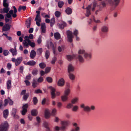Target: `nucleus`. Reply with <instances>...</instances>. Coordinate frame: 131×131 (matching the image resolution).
<instances>
[{"mask_svg":"<svg viewBox=\"0 0 131 131\" xmlns=\"http://www.w3.org/2000/svg\"><path fill=\"white\" fill-rule=\"evenodd\" d=\"M67 59L68 61H70L73 58L78 59L79 61L81 63L84 62V59L82 56L80 55L73 54L72 55H68L67 56Z\"/></svg>","mask_w":131,"mask_h":131,"instance_id":"obj_1","label":"nucleus"},{"mask_svg":"<svg viewBox=\"0 0 131 131\" xmlns=\"http://www.w3.org/2000/svg\"><path fill=\"white\" fill-rule=\"evenodd\" d=\"M80 107L83 108L84 112H90L91 111H94L95 110V107L93 105H91L90 107L88 106H85L84 104H82L81 105Z\"/></svg>","mask_w":131,"mask_h":131,"instance_id":"obj_2","label":"nucleus"},{"mask_svg":"<svg viewBox=\"0 0 131 131\" xmlns=\"http://www.w3.org/2000/svg\"><path fill=\"white\" fill-rule=\"evenodd\" d=\"M78 53L79 54H83L84 57L87 59H90L91 58L92 55L90 52H87L85 51L82 49L79 50L78 51Z\"/></svg>","mask_w":131,"mask_h":131,"instance_id":"obj_3","label":"nucleus"},{"mask_svg":"<svg viewBox=\"0 0 131 131\" xmlns=\"http://www.w3.org/2000/svg\"><path fill=\"white\" fill-rule=\"evenodd\" d=\"M48 89L50 91L51 94V98L54 99L55 98L56 95H59L60 94V92H56L55 89L51 86H49Z\"/></svg>","mask_w":131,"mask_h":131,"instance_id":"obj_4","label":"nucleus"},{"mask_svg":"<svg viewBox=\"0 0 131 131\" xmlns=\"http://www.w3.org/2000/svg\"><path fill=\"white\" fill-rule=\"evenodd\" d=\"M36 13L37 14L36 15L35 20L36 21V24L38 26H40V22H41V19L40 16V12L39 10H37L36 11Z\"/></svg>","mask_w":131,"mask_h":131,"instance_id":"obj_5","label":"nucleus"},{"mask_svg":"<svg viewBox=\"0 0 131 131\" xmlns=\"http://www.w3.org/2000/svg\"><path fill=\"white\" fill-rule=\"evenodd\" d=\"M22 61V58L21 57H19L17 58L16 59L15 58H12V61L15 63V64L16 66H19L21 63Z\"/></svg>","mask_w":131,"mask_h":131,"instance_id":"obj_6","label":"nucleus"},{"mask_svg":"<svg viewBox=\"0 0 131 131\" xmlns=\"http://www.w3.org/2000/svg\"><path fill=\"white\" fill-rule=\"evenodd\" d=\"M8 125L6 121L2 123L0 126V131H6L8 129Z\"/></svg>","mask_w":131,"mask_h":131,"instance_id":"obj_7","label":"nucleus"},{"mask_svg":"<svg viewBox=\"0 0 131 131\" xmlns=\"http://www.w3.org/2000/svg\"><path fill=\"white\" fill-rule=\"evenodd\" d=\"M70 90L69 88H67L64 91V94L61 96V99L63 101H66L68 99V95L69 94Z\"/></svg>","mask_w":131,"mask_h":131,"instance_id":"obj_8","label":"nucleus"},{"mask_svg":"<svg viewBox=\"0 0 131 131\" xmlns=\"http://www.w3.org/2000/svg\"><path fill=\"white\" fill-rule=\"evenodd\" d=\"M67 33L68 41L70 42H72L73 37L72 32L68 30L67 31Z\"/></svg>","mask_w":131,"mask_h":131,"instance_id":"obj_9","label":"nucleus"},{"mask_svg":"<svg viewBox=\"0 0 131 131\" xmlns=\"http://www.w3.org/2000/svg\"><path fill=\"white\" fill-rule=\"evenodd\" d=\"M101 31L102 32L101 33V35L103 37V33L107 32L108 31V28L106 26H104L101 28Z\"/></svg>","mask_w":131,"mask_h":131,"instance_id":"obj_10","label":"nucleus"},{"mask_svg":"<svg viewBox=\"0 0 131 131\" xmlns=\"http://www.w3.org/2000/svg\"><path fill=\"white\" fill-rule=\"evenodd\" d=\"M11 25L8 24H5L3 26L2 30V31H6L10 30Z\"/></svg>","mask_w":131,"mask_h":131,"instance_id":"obj_11","label":"nucleus"},{"mask_svg":"<svg viewBox=\"0 0 131 131\" xmlns=\"http://www.w3.org/2000/svg\"><path fill=\"white\" fill-rule=\"evenodd\" d=\"M28 105L27 104H26L23 105L22 108L23 110L21 111V114L22 115H25L27 112V109L28 108Z\"/></svg>","mask_w":131,"mask_h":131,"instance_id":"obj_12","label":"nucleus"},{"mask_svg":"<svg viewBox=\"0 0 131 131\" xmlns=\"http://www.w3.org/2000/svg\"><path fill=\"white\" fill-rule=\"evenodd\" d=\"M67 24L66 22L62 21L60 23H58L57 25L59 28L61 29H63L65 27L67 26Z\"/></svg>","mask_w":131,"mask_h":131,"instance_id":"obj_13","label":"nucleus"},{"mask_svg":"<svg viewBox=\"0 0 131 131\" xmlns=\"http://www.w3.org/2000/svg\"><path fill=\"white\" fill-rule=\"evenodd\" d=\"M65 81L63 78H61L60 79L58 83V85L60 86H62L64 84Z\"/></svg>","mask_w":131,"mask_h":131,"instance_id":"obj_14","label":"nucleus"},{"mask_svg":"<svg viewBox=\"0 0 131 131\" xmlns=\"http://www.w3.org/2000/svg\"><path fill=\"white\" fill-rule=\"evenodd\" d=\"M74 67L71 64H70L68 65V73L74 71Z\"/></svg>","mask_w":131,"mask_h":131,"instance_id":"obj_15","label":"nucleus"},{"mask_svg":"<svg viewBox=\"0 0 131 131\" xmlns=\"http://www.w3.org/2000/svg\"><path fill=\"white\" fill-rule=\"evenodd\" d=\"M91 6V5H89L86 8V15L88 17L91 14L90 9Z\"/></svg>","mask_w":131,"mask_h":131,"instance_id":"obj_16","label":"nucleus"},{"mask_svg":"<svg viewBox=\"0 0 131 131\" xmlns=\"http://www.w3.org/2000/svg\"><path fill=\"white\" fill-rule=\"evenodd\" d=\"M41 28L42 33H45L46 31V27L45 23H41Z\"/></svg>","mask_w":131,"mask_h":131,"instance_id":"obj_17","label":"nucleus"},{"mask_svg":"<svg viewBox=\"0 0 131 131\" xmlns=\"http://www.w3.org/2000/svg\"><path fill=\"white\" fill-rule=\"evenodd\" d=\"M36 55V51L34 50H32L30 53V57L32 59H34Z\"/></svg>","mask_w":131,"mask_h":131,"instance_id":"obj_18","label":"nucleus"},{"mask_svg":"<svg viewBox=\"0 0 131 131\" xmlns=\"http://www.w3.org/2000/svg\"><path fill=\"white\" fill-rule=\"evenodd\" d=\"M36 64V62L35 61L33 60H31L28 62L26 64V65H28L30 66H34Z\"/></svg>","mask_w":131,"mask_h":131,"instance_id":"obj_19","label":"nucleus"},{"mask_svg":"<svg viewBox=\"0 0 131 131\" xmlns=\"http://www.w3.org/2000/svg\"><path fill=\"white\" fill-rule=\"evenodd\" d=\"M3 113L4 117L5 118H7L9 114V111L8 110V109H6L4 110Z\"/></svg>","mask_w":131,"mask_h":131,"instance_id":"obj_20","label":"nucleus"},{"mask_svg":"<svg viewBox=\"0 0 131 131\" xmlns=\"http://www.w3.org/2000/svg\"><path fill=\"white\" fill-rule=\"evenodd\" d=\"M50 114L49 110L46 109H45V118L48 119L50 117Z\"/></svg>","mask_w":131,"mask_h":131,"instance_id":"obj_21","label":"nucleus"},{"mask_svg":"<svg viewBox=\"0 0 131 131\" xmlns=\"http://www.w3.org/2000/svg\"><path fill=\"white\" fill-rule=\"evenodd\" d=\"M14 48L15 49L13 48H11L9 50V51L12 53L13 56H16L17 54V50L16 49V47H15Z\"/></svg>","mask_w":131,"mask_h":131,"instance_id":"obj_22","label":"nucleus"},{"mask_svg":"<svg viewBox=\"0 0 131 131\" xmlns=\"http://www.w3.org/2000/svg\"><path fill=\"white\" fill-rule=\"evenodd\" d=\"M17 112V109L15 108H13L12 111V115L14 117H15L16 116H17V118H19V116L16 114Z\"/></svg>","mask_w":131,"mask_h":131,"instance_id":"obj_23","label":"nucleus"},{"mask_svg":"<svg viewBox=\"0 0 131 131\" xmlns=\"http://www.w3.org/2000/svg\"><path fill=\"white\" fill-rule=\"evenodd\" d=\"M13 13V10L12 9H11L9 11V13L6 14V16L9 18H11L12 17L11 15H12Z\"/></svg>","mask_w":131,"mask_h":131,"instance_id":"obj_24","label":"nucleus"},{"mask_svg":"<svg viewBox=\"0 0 131 131\" xmlns=\"http://www.w3.org/2000/svg\"><path fill=\"white\" fill-rule=\"evenodd\" d=\"M72 10L71 8L67 7L65 10V12L68 15H70L72 13Z\"/></svg>","mask_w":131,"mask_h":131,"instance_id":"obj_25","label":"nucleus"},{"mask_svg":"<svg viewBox=\"0 0 131 131\" xmlns=\"http://www.w3.org/2000/svg\"><path fill=\"white\" fill-rule=\"evenodd\" d=\"M31 113L32 116H36L38 114V112L36 110L34 109L32 110L31 111Z\"/></svg>","mask_w":131,"mask_h":131,"instance_id":"obj_26","label":"nucleus"},{"mask_svg":"<svg viewBox=\"0 0 131 131\" xmlns=\"http://www.w3.org/2000/svg\"><path fill=\"white\" fill-rule=\"evenodd\" d=\"M7 87L8 89L9 90L10 89L11 87V81L9 80L7 82Z\"/></svg>","mask_w":131,"mask_h":131,"instance_id":"obj_27","label":"nucleus"},{"mask_svg":"<svg viewBox=\"0 0 131 131\" xmlns=\"http://www.w3.org/2000/svg\"><path fill=\"white\" fill-rule=\"evenodd\" d=\"M72 125L73 126L75 127L74 129L75 131H80V128L78 126V124L76 123H72Z\"/></svg>","mask_w":131,"mask_h":131,"instance_id":"obj_28","label":"nucleus"},{"mask_svg":"<svg viewBox=\"0 0 131 131\" xmlns=\"http://www.w3.org/2000/svg\"><path fill=\"white\" fill-rule=\"evenodd\" d=\"M70 122L69 121H62L61 122V124L62 125H64L66 126H68L70 124Z\"/></svg>","mask_w":131,"mask_h":131,"instance_id":"obj_29","label":"nucleus"},{"mask_svg":"<svg viewBox=\"0 0 131 131\" xmlns=\"http://www.w3.org/2000/svg\"><path fill=\"white\" fill-rule=\"evenodd\" d=\"M50 46L52 48L53 53L54 54H56V48H55L54 45L52 42H51L50 43Z\"/></svg>","mask_w":131,"mask_h":131,"instance_id":"obj_30","label":"nucleus"},{"mask_svg":"<svg viewBox=\"0 0 131 131\" xmlns=\"http://www.w3.org/2000/svg\"><path fill=\"white\" fill-rule=\"evenodd\" d=\"M79 99L78 97L73 98L71 101V102L72 104H74L77 103Z\"/></svg>","mask_w":131,"mask_h":131,"instance_id":"obj_31","label":"nucleus"},{"mask_svg":"<svg viewBox=\"0 0 131 131\" xmlns=\"http://www.w3.org/2000/svg\"><path fill=\"white\" fill-rule=\"evenodd\" d=\"M54 36L56 39L58 40L60 38V35L59 33L56 32L54 34Z\"/></svg>","mask_w":131,"mask_h":131,"instance_id":"obj_32","label":"nucleus"},{"mask_svg":"<svg viewBox=\"0 0 131 131\" xmlns=\"http://www.w3.org/2000/svg\"><path fill=\"white\" fill-rule=\"evenodd\" d=\"M39 66L40 68L41 69H43L46 66V65L44 62H41L39 64Z\"/></svg>","mask_w":131,"mask_h":131,"instance_id":"obj_33","label":"nucleus"},{"mask_svg":"<svg viewBox=\"0 0 131 131\" xmlns=\"http://www.w3.org/2000/svg\"><path fill=\"white\" fill-rule=\"evenodd\" d=\"M69 76L70 79L71 80H73L75 78L74 75L71 72H69Z\"/></svg>","mask_w":131,"mask_h":131,"instance_id":"obj_34","label":"nucleus"},{"mask_svg":"<svg viewBox=\"0 0 131 131\" xmlns=\"http://www.w3.org/2000/svg\"><path fill=\"white\" fill-rule=\"evenodd\" d=\"M26 6H20L19 7L18 11L20 12L21 10L25 11L26 8Z\"/></svg>","mask_w":131,"mask_h":131,"instance_id":"obj_35","label":"nucleus"},{"mask_svg":"<svg viewBox=\"0 0 131 131\" xmlns=\"http://www.w3.org/2000/svg\"><path fill=\"white\" fill-rule=\"evenodd\" d=\"M113 1V3L112 5H113L115 6H117L119 4L120 0H112Z\"/></svg>","mask_w":131,"mask_h":131,"instance_id":"obj_36","label":"nucleus"},{"mask_svg":"<svg viewBox=\"0 0 131 131\" xmlns=\"http://www.w3.org/2000/svg\"><path fill=\"white\" fill-rule=\"evenodd\" d=\"M64 4V3L62 1H60L58 2V7L61 8Z\"/></svg>","mask_w":131,"mask_h":131,"instance_id":"obj_37","label":"nucleus"},{"mask_svg":"<svg viewBox=\"0 0 131 131\" xmlns=\"http://www.w3.org/2000/svg\"><path fill=\"white\" fill-rule=\"evenodd\" d=\"M55 15L57 18H59L60 17L61 13L60 12L56 11L54 13Z\"/></svg>","mask_w":131,"mask_h":131,"instance_id":"obj_38","label":"nucleus"},{"mask_svg":"<svg viewBox=\"0 0 131 131\" xmlns=\"http://www.w3.org/2000/svg\"><path fill=\"white\" fill-rule=\"evenodd\" d=\"M50 54V52L49 50H47L45 52V57L46 59H48L49 56Z\"/></svg>","mask_w":131,"mask_h":131,"instance_id":"obj_39","label":"nucleus"},{"mask_svg":"<svg viewBox=\"0 0 131 131\" xmlns=\"http://www.w3.org/2000/svg\"><path fill=\"white\" fill-rule=\"evenodd\" d=\"M3 36H5L7 38V39L10 41H11L12 40V37L10 36H8L5 33H3L2 35Z\"/></svg>","mask_w":131,"mask_h":131,"instance_id":"obj_40","label":"nucleus"},{"mask_svg":"<svg viewBox=\"0 0 131 131\" xmlns=\"http://www.w3.org/2000/svg\"><path fill=\"white\" fill-rule=\"evenodd\" d=\"M38 70L36 68L34 69L32 72V74L34 75H36L37 74Z\"/></svg>","mask_w":131,"mask_h":131,"instance_id":"obj_41","label":"nucleus"},{"mask_svg":"<svg viewBox=\"0 0 131 131\" xmlns=\"http://www.w3.org/2000/svg\"><path fill=\"white\" fill-rule=\"evenodd\" d=\"M23 45L24 47H26L27 48L29 47V43L27 42L26 41L24 40L23 42Z\"/></svg>","mask_w":131,"mask_h":131,"instance_id":"obj_42","label":"nucleus"},{"mask_svg":"<svg viewBox=\"0 0 131 131\" xmlns=\"http://www.w3.org/2000/svg\"><path fill=\"white\" fill-rule=\"evenodd\" d=\"M55 22V19L54 18H52L50 22V25L51 27H52L54 24Z\"/></svg>","mask_w":131,"mask_h":131,"instance_id":"obj_43","label":"nucleus"},{"mask_svg":"<svg viewBox=\"0 0 131 131\" xmlns=\"http://www.w3.org/2000/svg\"><path fill=\"white\" fill-rule=\"evenodd\" d=\"M29 93H27L25 95H24L23 97V98L25 101H26L29 96Z\"/></svg>","mask_w":131,"mask_h":131,"instance_id":"obj_44","label":"nucleus"},{"mask_svg":"<svg viewBox=\"0 0 131 131\" xmlns=\"http://www.w3.org/2000/svg\"><path fill=\"white\" fill-rule=\"evenodd\" d=\"M3 9L4 13H6L7 14L8 13L9 10L10 9L9 7H4Z\"/></svg>","mask_w":131,"mask_h":131,"instance_id":"obj_45","label":"nucleus"},{"mask_svg":"<svg viewBox=\"0 0 131 131\" xmlns=\"http://www.w3.org/2000/svg\"><path fill=\"white\" fill-rule=\"evenodd\" d=\"M72 107V111L74 112L77 111L79 108L78 106L77 105L73 106Z\"/></svg>","mask_w":131,"mask_h":131,"instance_id":"obj_46","label":"nucleus"},{"mask_svg":"<svg viewBox=\"0 0 131 131\" xmlns=\"http://www.w3.org/2000/svg\"><path fill=\"white\" fill-rule=\"evenodd\" d=\"M33 101L34 105H36L38 102V100L37 97H34L33 99Z\"/></svg>","mask_w":131,"mask_h":131,"instance_id":"obj_47","label":"nucleus"},{"mask_svg":"<svg viewBox=\"0 0 131 131\" xmlns=\"http://www.w3.org/2000/svg\"><path fill=\"white\" fill-rule=\"evenodd\" d=\"M47 81L49 83H51L52 82V78L50 77H47L46 78Z\"/></svg>","mask_w":131,"mask_h":131,"instance_id":"obj_48","label":"nucleus"},{"mask_svg":"<svg viewBox=\"0 0 131 131\" xmlns=\"http://www.w3.org/2000/svg\"><path fill=\"white\" fill-rule=\"evenodd\" d=\"M73 106V104L71 103H69L67 104L66 107L68 109L71 108Z\"/></svg>","mask_w":131,"mask_h":131,"instance_id":"obj_49","label":"nucleus"},{"mask_svg":"<svg viewBox=\"0 0 131 131\" xmlns=\"http://www.w3.org/2000/svg\"><path fill=\"white\" fill-rule=\"evenodd\" d=\"M29 43V45L30 46L32 47H34L35 46V44L34 42H31V41H30L29 42H28Z\"/></svg>","mask_w":131,"mask_h":131,"instance_id":"obj_50","label":"nucleus"},{"mask_svg":"<svg viewBox=\"0 0 131 131\" xmlns=\"http://www.w3.org/2000/svg\"><path fill=\"white\" fill-rule=\"evenodd\" d=\"M42 36L41 35H40L39 36V37L37 40V42L38 44H39L41 43L42 40H41V38Z\"/></svg>","mask_w":131,"mask_h":131,"instance_id":"obj_51","label":"nucleus"},{"mask_svg":"<svg viewBox=\"0 0 131 131\" xmlns=\"http://www.w3.org/2000/svg\"><path fill=\"white\" fill-rule=\"evenodd\" d=\"M8 98V103L9 105H13V101L10 99L9 97Z\"/></svg>","mask_w":131,"mask_h":131,"instance_id":"obj_52","label":"nucleus"},{"mask_svg":"<svg viewBox=\"0 0 131 131\" xmlns=\"http://www.w3.org/2000/svg\"><path fill=\"white\" fill-rule=\"evenodd\" d=\"M37 84L38 83L36 81H34L32 83V86L34 88H36L37 86Z\"/></svg>","mask_w":131,"mask_h":131,"instance_id":"obj_53","label":"nucleus"},{"mask_svg":"<svg viewBox=\"0 0 131 131\" xmlns=\"http://www.w3.org/2000/svg\"><path fill=\"white\" fill-rule=\"evenodd\" d=\"M42 52V48H39L37 49V52L39 54H41Z\"/></svg>","mask_w":131,"mask_h":131,"instance_id":"obj_54","label":"nucleus"},{"mask_svg":"<svg viewBox=\"0 0 131 131\" xmlns=\"http://www.w3.org/2000/svg\"><path fill=\"white\" fill-rule=\"evenodd\" d=\"M34 92L36 94H38L39 93H42V91L39 89L35 90Z\"/></svg>","mask_w":131,"mask_h":131,"instance_id":"obj_55","label":"nucleus"},{"mask_svg":"<svg viewBox=\"0 0 131 131\" xmlns=\"http://www.w3.org/2000/svg\"><path fill=\"white\" fill-rule=\"evenodd\" d=\"M57 60V58L56 57H54L53 58L52 60L51 61V63L52 64H54Z\"/></svg>","mask_w":131,"mask_h":131,"instance_id":"obj_56","label":"nucleus"},{"mask_svg":"<svg viewBox=\"0 0 131 131\" xmlns=\"http://www.w3.org/2000/svg\"><path fill=\"white\" fill-rule=\"evenodd\" d=\"M9 53V52L8 50H4L3 51V54L5 56H7Z\"/></svg>","mask_w":131,"mask_h":131,"instance_id":"obj_57","label":"nucleus"},{"mask_svg":"<svg viewBox=\"0 0 131 131\" xmlns=\"http://www.w3.org/2000/svg\"><path fill=\"white\" fill-rule=\"evenodd\" d=\"M3 5L4 7H9V4L6 2H3Z\"/></svg>","mask_w":131,"mask_h":131,"instance_id":"obj_58","label":"nucleus"},{"mask_svg":"<svg viewBox=\"0 0 131 131\" xmlns=\"http://www.w3.org/2000/svg\"><path fill=\"white\" fill-rule=\"evenodd\" d=\"M106 2H107L109 4H110L112 5L113 3V1L112 0H104Z\"/></svg>","mask_w":131,"mask_h":131,"instance_id":"obj_59","label":"nucleus"},{"mask_svg":"<svg viewBox=\"0 0 131 131\" xmlns=\"http://www.w3.org/2000/svg\"><path fill=\"white\" fill-rule=\"evenodd\" d=\"M43 78L42 77H39L37 80V82L39 83L42 82L43 81Z\"/></svg>","mask_w":131,"mask_h":131,"instance_id":"obj_60","label":"nucleus"},{"mask_svg":"<svg viewBox=\"0 0 131 131\" xmlns=\"http://www.w3.org/2000/svg\"><path fill=\"white\" fill-rule=\"evenodd\" d=\"M51 68L50 67H47L45 69V72L46 73H48L50 70Z\"/></svg>","mask_w":131,"mask_h":131,"instance_id":"obj_61","label":"nucleus"},{"mask_svg":"<svg viewBox=\"0 0 131 131\" xmlns=\"http://www.w3.org/2000/svg\"><path fill=\"white\" fill-rule=\"evenodd\" d=\"M24 39L25 40V41H27L28 42H29L30 41L29 40V37L28 36H25V37Z\"/></svg>","mask_w":131,"mask_h":131,"instance_id":"obj_62","label":"nucleus"},{"mask_svg":"<svg viewBox=\"0 0 131 131\" xmlns=\"http://www.w3.org/2000/svg\"><path fill=\"white\" fill-rule=\"evenodd\" d=\"M28 22L26 25V26L27 28H29L31 24V20H29L28 21H27Z\"/></svg>","mask_w":131,"mask_h":131,"instance_id":"obj_63","label":"nucleus"},{"mask_svg":"<svg viewBox=\"0 0 131 131\" xmlns=\"http://www.w3.org/2000/svg\"><path fill=\"white\" fill-rule=\"evenodd\" d=\"M12 67V64L10 63H8L7 65V67L8 69L10 70L11 69Z\"/></svg>","mask_w":131,"mask_h":131,"instance_id":"obj_64","label":"nucleus"}]
</instances>
